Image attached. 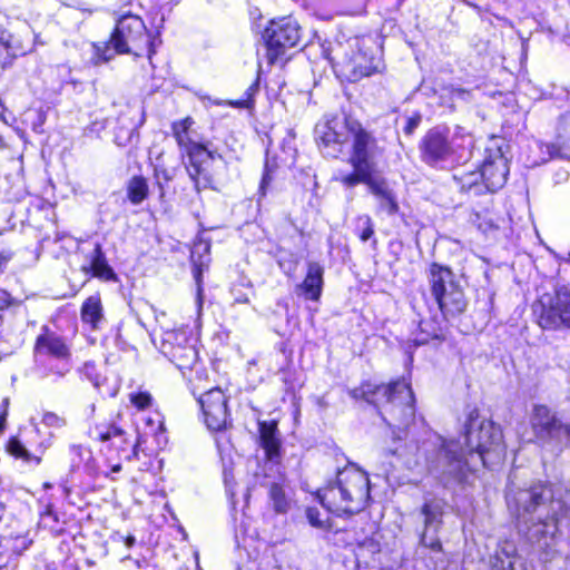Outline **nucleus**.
<instances>
[{"label": "nucleus", "instance_id": "38", "mask_svg": "<svg viewBox=\"0 0 570 570\" xmlns=\"http://www.w3.org/2000/svg\"><path fill=\"white\" fill-rule=\"evenodd\" d=\"M358 220L363 223V229L360 233V238L362 242H366L374 234V227H373L372 219L368 216H364V217H361Z\"/></svg>", "mask_w": 570, "mask_h": 570}, {"label": "nucleus", "instance_id": "23", "mask_svg": "<svg viewBox=\"0 0 570 570\" xmlns=\"http://www.w3.org/2000/svg\"><path fill=\"white\" fill-rule=\"evenodd\" d=\"M323 267L315 262L307 265V274L303 283L298 286L307 299L317 301L323 287Z\"/></svg>", "mask_w": 570, "mask_h": 570}, {"label": "nucleus", "instance_id": "3", "mask_svg": "<svg viewBox=\"0 0 570 570\" xmlns=\"http://www.w3.org/2000/svg\"><path fill=\"white\" fill-rule=\"evenodd\" d=\"M368 478L347 466L337 472L336 480L318 490L317 498L322 505L337 515L360 512L368 498Z\"/></svg>", "mask_w": 570, "mask_h": 570}, {"label": "nucleus", "instance_id": "2", "mask_svg": "<svg viewBox=\"0 0 570 570\" xmlns=\"http://www.w3.org/2000/svg\"><path fill=\"white\" fill-rule=\"evenodd\" d=\"M519 522L531 524L533 538H554L570 514V493L562 484H535L509 499Z\"/></svg>", "mask_w": 570, "mask_h": 570}, {"label": "nucleus", "instance_id": "31", "mask_svg": "<svg viewBox=\"0 0 570 570\" xmlns=\"http://www.w3.org/2000/svg\"><path fill=\"white\" fill-rule=\"evenodd\" d=\"M81 318L83 322L91 324L94 328L102 318V306L98 295L88 297L81 307Z\"/></svg>", "mask_w": 570, "mask_h": 570}, {"label": "nucleus", "instance_id": "27", "mask_svg": "<svg viewBox=\"0 0 570 570\" xmlns=\"http://www.w3.org/2000/svg\"><path fill=\"white\" fill-rule=\"evenodd\" d=\"M277 425L275 422H259L261 445L265 450L268 460L279 455L281 442L276 435Z\"/></svg>", "mask_w": 570, "mask_h": 570}, {"label": "nucleus", "instance_id": "28", "mask_svg": "<svg viewBox=\"0 0 570 570\" xmlns=\"http://www.w3.org/2000/svg\"><path fill=\"white\" fill-rule=\"evenodd\" d=\"M343 71L351 81H357L363 77L370 76L373 72V68L365 55L358 52L344 62Z\"/></svg>", "mask_w": 570, "mask_h": 570}, {"label": "nucleus", "instance_id": "14", "mask_svg": "<svg viewBox=\"0 0 570 570\" xmlns=\"http://www.w3.org/2000/svg\"><path fill=\"white\" fill-rule=\"evenodd\" d=\"M94 433L99 441L109 442V448L116 450L119 455H124L127 460H130L131 454L137 456V445L130 442L126 431L117 424H97Z\"/></svg>", "mask_w": 570, "mask_h": 570}, {"label": "nucleus", "instance_id": "36", "mask_svg": "<svg viewBox=\"0 0 570 570\" xmlns=\"http://www.w3.org/2000/svg\"><path fill=\"white\" fill-rule=\"evenodd\" d=\"M8 450L12 455H14L17 458H22L24 460L29 459L28 451L26 450L23 444L18 439L10 440V442L8 444Z\"/></svg>", "mask_w": 570, "mask_h": 570}, {"label": "nucleus", "instance_id": "12", "mask_svg": "<svg viewBox=\"0 0 570 570\" xmlns=\"http://www.w3.org/2000/svg\"><path fill=\"white\" fill-rule=\"evenodd\" d=\"M562 422L544 405H537L533 410L532 429L534 436L543 450L551 451L554 441L559 438Z\"/></svg>", "mask_w": 570, "mask_h": 570}, {"label": "nucleus", "instance_id": "32", "mask_svg": "<svg viewBox=\"0 0 570 570\" xmlns=\"http://www.w3.org/2000/svg\"><path fill=\"white\" fill-rule=\"evenodd\" d=\"M149 195V187L146 178L134 176L127 184V197L134 205H139Z\"/></svg>", "mask_w": 570, "mask_h": 570}, {"label": "nucleus", "instance_id": "44", "mask_svg": "<svg viewBox=\"0 0 570 570\" xmlns=\"http://www.w3.org/2000/svg\"><path fill=\"white\" fill-rule=\"evenodd\" d=\"M14 118L10 115V117H8L6 115V108L2 104V101L0 100V120L3 121L4 124L9 125L11 122V120H13Z\"/></svg>", "mask_w": 570, "mask_h": 570}, {"label": "nucleus", "instance_id": "13", "mask_svg": "<svg viewBox=\"0 0 570 570\" xmlns=\"http://www.w3.org/2000/svg\"><path fill=\"white\" fill-rule=\"evenodd\" d=\"M443 510L444 501L435 498L426 500L421 508V513L424 517V531L421 535V543L433 551H440L442 548L436 532L442 523Z\"/></svg>", "mask_w": 570, "mask_h": 570}, {"label": "nucleus", "instance_id": "52", "mask_svg": "<svg viewBox=\"0 0 570 570\" xmlns=\"http://www.w3.org/2000/svg\"><path fill=\"white\" fill-rule=\"evenodd\" d=\"M159 187H160V189H161L160 195L163 196V195H164V191H163V186H161L160 184H159Z\"/></svg>", "mask_w": 570, "mask_h": 570}, {"label": "nucleus", "instance_id": "21", "mask_svg": "<svg viewBox=\"0 0 570 570\" xmlns=\"http://www.w3.org/2000/svg\"><path fill=\"white\" fill-rule=\"evenodd\" d=\"M429 282L433 296L452 289V287L459 286V282L455 279L453 272L443 265L432 263L429 268Z\"/></svg>", "mask_w": 570, "mask_h": 570}, {"label": "nucleus", "instance_id": "16", "mask_svg": "<svg viewBox=\"0 0 570 570\" xmlns=\"http://www.w3.org/2000/svg\"><path fill=\"white\" fill-rule=\"evenodd\" d=\"M35 353L36 355L50 356L60 361H67L70 357V350L66 341L47 327L43 328V332L36 340Z\"/></svg>", "mask_w": 570, "mask_h": 570}, {"label": "nucleus", "instance_id": "53", "mask_svg": "<svg viewBox=\"0 0 570 570\" xmlns=\"http://www.w3.org/2000/svg\"><path fill=\"white\" fill-rule=\"evenodd\" d=\"M3 404H4V406H7L8 405V400H4Z\"/></svg>", "mask_w": 570, "mask_h": 570}, {"label": "nucleus", "instance_id": "22", "mask_svg": "<svg viewBox=\"0 0 570 570\" xmlns=\"http://www.w3.org/2000/svg\"><path fill=\"white\" fill-rule=\"evenodd\" d=\"M434 297L445 317H454L466 307V299L460 285Z\"/></svg>", "mask_w": 570, "mask_h": 570}, {"label": "nucleus", "instance_id": "51", "mask_svg": "<svg viewBox=\"0 0 570 570\" xmlns=\"http://www.w3.org/2000/svg\"><path fill=\"white\" fill-rule=\"evenodd\" d=\"M455 92L458 95H463V94H465V90L464 89H456Z\"/></svg>", "mask_w": 570, "mask_h": 570}, {"label": "nucleus", "instance_id": "40", "mask_svg": "<svg viewBox=\"0 0 570 570\" xmlns=\"http://www.w3.org/2000/svg\"><path fill=\"white\" fill-rule=\"evenodd\" d=\"M131 403L140 410L148 407L151 403V396L148 393L141 392L131 395Z\"/></svg>", "mask_w": 570, "mask_h": 570}, {"label": "nucleus", "instance_id": "47", "mask_svg": "<svg viewBox=\"0 0 570 570\" xmlns=\"http://www.w3.org/2000/svg\"><path fill=\"white\" fill-rule=\"evenodd\" d=\"M200 247H204V250H206V252H208V249H209V245H208V244H199V245L195 246V248H194V250H193V255H194V254H195V252H196L197 249H199Z\"/></svg>", "mask_w": 570, "mask_h": 570}, {"label": "nucleus", "instance_id": "34", "mask_svg": "<svg viewBox=\"0 0 570 570\" xmlns=\"http://www.w3.org/2000/svg\"><path fill=\"white\" fill-rule=\"evenodd\" d=\"M559 429V438L556 439L554 444L550 451L556 455L562 452L563 445L570 444V424H562V426Z\"/></svg>", "mask_w": 570, "mask_h": 570}, {"label": "nucleus", "instance_id": "9", "mask_svg": "<svg viewBox=\"0 0 570 570\" xmlns=\"http://www.w3.org/2000/svg\"><path fill=\"white\" fill-rule=\"evenodd\" d=\"M264 38L267 45L268 60L274 62L287 49L297 45L301 39L299 26L289 17L273 20L265 29Z\"/></svg>", "mask_w": 570, "mask_h": 570}, {"label": "nucleus", "instance_id": "30", "mask_svg": "<svg viewBox=\"0 0 570 570\" xmlns=\"http://www.w3.org/2000/svg\"><path fill=\"white\" fill-rule=\"evenodd\" d=\"M420 336L414 341L416 344H426L431 340L442 341L445 338V331L442 325L434 318L423 320L420 322Z\"/></svg>", "mask_w": 570, "mask_h": 570}, {"label": "nucleus", "instance_id": "39", "mask_svg": "<svg viewBox=\"0 0 570 570\" xmlns=\"http://www.w3.org/2000/svg\"><path fill=\"white\" fill-rule=\"evenodd\" d=\"M16 559L17 558L13 556V553L9 550L7 546L3 548L0 546V569L13 566Z\"/></svg>", "mask_w": 570, "mask_h": 570}, {"label": "nucleus", "instance_id": "17", "mask_svg": "<svg viewBox=\"0 0 570 570\" xmlns=\"http://www.w3.org/2000/svg\"><path fill=\"white\" fill-rule=\"evenodd\" d=\"M490 570H528L512 541H501L490 557Z\"/></svg>", "mask_w": 570, "mask_h": 570}, {"label": "nucleus", "instance_id": "5", "mask_svg": "<svg viewBox=\"0 0 570 570\" xmlns=\"http://www.w3.org/2000/svg\"><path fill=\"white\" fill-rule=\"evenodd\" d=\"M345 128L352 135V154L350 156V165L353 167V173L337 177L346 188H352L360 184V180H365L373 176L376 170L374 157L379 151L375 137L362 125L354 119H345Z\"/></svg>", "mask_w": 570, "mask_h": 570}, {"label": "nucleus", "instance_id": "41", "mask_svg": "<svg viewBox=\"0 0 570 570\" xmlns=\"http://www.w3.org/2000/svg\"><path fill=\"white\" fill-rule=\"evenodd\" d=\"M306 517L309 521V523L315 527V528H320V529H323L325 528V524L324 522L320 519V512L317 509L315 508H308L306 510Z\"/></svg>", "mask_w": 570, "mask_h": 570}, {"label": "nucleus", "instance_id": "35", "mask_svg": "<svg viewBox=\"0 0 570 570\" xmlns=\"http://www.w3.org/2000/svg\"><path fill=\"white\" fill-rule=\"evenodd\" d=\"M30 544L31 540H28L27 538L23 537L16 538L12 542H7V547L16 558L20 556L24 550H27Z\"/></svg>", "mask_w": 570, "mask_h": 570}, {"label": "nucleus", "instance_id": "1", "mask_svg": "<svg viewBox=\"0 0 570 570\" xmlns=\"http://www.w3.org/2000/svg\"><path fill=\"white\" fill-rule=\"evenodd\" d=\"M463 436L466 450L460 446L458 441L439 439V443L424 442L421 448L410 445L407 451L415 450L414 459L405 458V462L411 468L424 463L438 478L462 482L475 465L474 460L488 466L503 456V435L500 426L481 416L475 407L466 415Z\"/></svg>", "mask_w": 570, "mask_h": 570}, {"label": "nucleus", "instance_id": "4", "mask_svg": "<svg viewBox=\"0 0 570 570\" xmlns=\"http://www.w3.org/2000/svg\"><path fill=\"white\" fill-rule=\"evenodd\" d=\"M156 40L148 33L144 21L137 16H124L118 20L116 29L108 43L102 49L97 48L99 58L107 62L115 53H130L141 57L144 52L148 58L155 52Z\"/></svg>", "mask_w": 570, "mask_h": 570}, {"label": "nucleus", "instance_id": "46", "mask_svg": "<svg viewBox=\"0 0 570 570\" xmlns=\"http://www.w3.org/2000/svg\"><path fill=\"white\" fill-rule=\"evenodd\" d=\"M7 411L4 410L2 413H0V431L3 429L4 421H6Z\"/></svg>", "mask_w": 570, "mask_h": 570}, {"label": "nucleus", "instance_id": "26", "mask_svg": "<svg viewBox=\"0 0 570 570\" xmlns=\"http://www.w3.org/2000/svg\"><path fill=\"white\" fill-rule=\"evenodd\" d=\"M82 271L85 273L92 272V275L95 277H98L102 281H117V275L108 265L101 245L99 243L95 245V248L91 253L90 266H83Z\"/></svg>", "mask_w": 570, "mask_h": 570}, {"label": "nucleus", "instance_id": "20", "mask_svg": "<svg viewBox=\"0 0 570 570\" xmlns=\"http://www.w3.org/2000/svg\"><path fill=\"white\" fill-rule=\"evenodd\" d=\"M508 173V164L502 155H499L493 159L485 160L480 170L482 180L491 191H495L505 184Z\"/></svg>", "mask_w": 570, "mask_h": 570}, {"label": "nucleus", "instance_id": "11", "mask_svg": "<svg viewBox=\"0 0 570 570\" xmlns=\"http://www.w3.org/2000/svg\"><path fill=\"white\" fill-rule=\"evenodd\" d=\"M205 423L213 431H220L227 426L228 409L227 397L220 389H212L198 397Z\"/></svg>", "mask_w": 570, "mask_h": 570}, {"label": "nucleus", "instance_id": "8", "mask_svg": "<svg viewBox=\"0 0 570 570\" xmlns=\"http://www.w3.org/2000/svg\"><path fill=\"white\" fill-rule=\"evenodd\" d=\"M392 400L383 404L381 415L390 426L404 429L414 420V395L409 383L404 380L394 382Z\"/></svg>", "mask_w": 570, "mask_h": 570}, {"label": "nucleus", "instance_id": "19", "mask_svg": "<svg viewBox=\"0 0 570 570\" xmlns=\"http://www.w3.org/2000/svg\"><path fill=\"white\" fill-rule=\"evenodd\" d=\"M343 126L345 127V122L331 120L316 127L317 140L320 146L326 149V155L336 157L337 153L341 151V146L346 140L345 135L338 131V128Z\"/></svg>", "mask_w": 570, "mask_h": 570}, {"label": "nucleus", "instance_id": "33", "mask_svg": "<svg viewBox=\"0 0 570 570\" xmlns=\"http://www.w3.org/2000/svg\"><path fill=\"white\" fill-rule=\"evenodd\" d=\"M482 175L479 171H462L453 176L454 180L460 185L462 190L469 191L473 188L479 187V183L482 179Z\"/></svg>", "mask_w": 570, "mask_h": 570}, {"label": "nucleus", "instance_id": "50", "mask_svg": "<svg viewBox=\"0 0 570 570\" xmlns=\"http://www.w3.org/2000/svg\"><path fill=\"white\" fill-rule=\"evenodd\" d=\"M121 470V465L120 464H116L111 468V471L112 472H119Z\"/></svg>", "mask_w": 570, "mask_h": 570}, {"label": "nucleus", "instance_id": "49", "mask_svg": "<svg viewBox=\"0 0 570 570\" xmlns=\"http://www.w3.org/2000/svg\"><path fill=\"white\" fill-rule=\"evenodd\" d=\"M8 306V303L4 298L0 297V309H3Z\"/></svg>", "mask_w": 570, "mask_h": 570}, {"label": "nucleus", "instance_id": "15", "mask_svg": "<svg viewBox=\"0 0 570 570\" xmlns=\"http://www.w3.org/2000/svg\"><path fill=\"white\" fill-rule=\"evenodd\" d=\"M423 160L430 165L446 159L452 149L446 136L439 129L429 130L421 142Z\"/></svg>", "mask_w": 570, "mask_h": 570}, {"label": "nucleus", "instance_id": "45", "mask_svg": "<svg viewBox=\"0 0 570 570\" xmlns=\"http://www.w3.org/2000/svg\"><path fill=\"white\" fill-rule=\"evenodd\" d=\"M11 258L9 253H0V268L4 266Z\"/></svg>", "mask_w": 570, "mask_h": 570}, {"label": "nucleus", "instance_id": "25", "mask_svg": "<svg viewBox=\"0 0 570 570\" xmlns=\"http://www.w3.org/2000/svg\"><path fill=\"white\" fill-rule=\"evenodd\" d=\"M394 393V383L390 385H375L370 382L363 383L358 389L353 391L355 397H362L368 403L381 404L386 403L387 400L394 401L392 395Z\"/></svg>", "mask_w": 570, "mask_h": 570}, {"label": "nucleus", "instance_id": "24", "mask_svg": "<svg viewBox=\"0 0 570 570\" xmlns=\"http://www.w3.org/2000/svg\"><path fill=\"white\" fill-rule=\"evenodd\" d=\"M30 50L20 40L16 39L6 30L0 29V65L2 68L9 66L13 58L23 56Z\"/></svg>", "mask_w": 570, "mask_h": 570}, {"label": "nucleus", "instance_id": "6", "mask_svg": "<svg viewBox=\"0 0 570 570\" xmlns=\"http://www.w3.org/2000/svg\"><path fill=\"white\" fill-rule=\"evenodd\" d=\"M194 125L190 117L173 122V135L180 148H184L188 156L186 166L190 179L195 183L197 190L207 188L213 183L212 165L215 156L204 146L193 142L189 137V128Z\"/></svg>", "mask_w": 570, "mask_h": 570}, {"label": "nucleus", "instance_id": "7", "mask_svg": "<svg viewBox=\"0 0 570 570\" xmlns=\"http://www.w3.org/2000/svg\"><path fill=\"white\" fill-rule=\"evenodd\" d=\"M532 312L544 330L570 328V289L562 285L544 293L533 303Z\"/></svg>", "mask_w": 570, "mask_h": 570}, {"label": "nucleus", "instance_id": "10", "mask_svg": "<svg viewBox=\"0 0 570 570\" xmlns=\"http://www.w3.org/2000/svg\"><path fill=\"white\" fill-rule=\"evenodd\" d=\"M160 350L179 368L191 367L197 361V351L181 331L167 332Z\"/></svg>", "mask_w": 570, "mask_h": 570}, {"label": "nucleus", "instance_id": "29", "mask_svg": "<svg viewBox=\"0 0 570 570\" xmlns=\"http://www.w3.org/2000/svg\"><path fill=\"white\" fill-rule=\"evenodd\" d=\"M268 498L273 510L276 513H287L292 507V499L289 498L285 485L281 482H272L268 485Z\"/></svg>", "mask_w": 570, "mask_h": 570}, {"label": "nucleus", "instance_id": "48", "mask_svg": "<svg viewBox=\"0 0 570 570\" xmlns=\"http://www.w3.org/2000/svg\"><path fill=\"white\" fill-rule=\"evenodd\" d=\"M134 543H135V538L134 537H128L126 539L127 547H131Z\"/></svg>", "mask_w": 570, "mask_h": 570}, {"label": "nucleus", "instance_id": "18", "mask_svg": "<svg viewBox=\"0 0 570 570\" xmlns=\"http://www.w3.org/2000/svg\"><path fill=\"white\" fill-rule=\"evenodd\" d=\"M360 184H365L368 187L379 200L381 210L391 216L397 214L400 207L396 197L384 178L373 175L365 180H360Z\"/></svg>", "mask_w": 570, "mask_h": 570}, {"label": "nucleus", "instance_id": "37", "mask_svg": "<svg viewBox=\"0 0 570 570\" xmlns=\"http://www.w3.org/2000/svg\"><path fill=\"white\" fill-rule=\"evenodd\" d=\"M273 171H274V166H272L271 161L267 159L265 163V171H264L261 185H259V193L262 196L266 195L267 187L273 179V176H272Z\"/></svg>", "mask_w": 570, "mask_h": 570}, {"label": "nucleus", "instance_id": "42", "mask_svg": "<svg viewBox=\"0 0 570 570\" xmlns=\"http://www.w3.org/2000/svg\"><path fill=\"white\" fill-rule=\"evenodd\" d=\"M420 122H421V116L419 114H416L412 117H409L406 119L404 132L409 136L412 135L414 132V130L419 127Z\"/></svg>", "mask_w": 570, "mask_h": 570}, {"label": "nucleus", "instance_id": "43", "mask_svg": "<svg viewBox=\"0 0 570 570\" xmlns=\"http://www.w3.org/2000/svg\"><path fill=\"white\" fill-rule=\"evenodd\" d=\"M42 421L48 426H61L65 423L63 420L55 413H46Z\"/></svg>", "mask_w": 570, "mask_h": 570}]
</instances>
